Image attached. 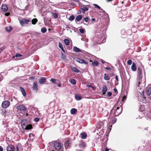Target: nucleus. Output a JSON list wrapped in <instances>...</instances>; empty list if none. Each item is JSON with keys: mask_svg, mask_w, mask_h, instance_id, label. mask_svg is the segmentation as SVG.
<instances>
[{"mask_svg": "<svg viewBox=\"0 0 151 151\" xmlns=\"http://www.w3.org/2000/svg\"><path fill=\"white\" fill-rule=\"evenodd\" d=\"M108 74H106V73H105L104 74V79L106 81L109 80L110 79V77L108 76L107 75Z\"/></svg>", "mask_w": 151, "mask_h": 151, "instance_id": "29", "label": "nucleus"}, {"mask_svg": "<svg viewBox=\"0 0 151 151\" xmlns=\"http://www.w3.org/2000/svg\"><path fill=\"white\" fill-rule=\"evenodd\" d=\"M81 138L83 139H86L87 137V134L86 133H81Z\"/></svg>", "mask_w": 151, "mask_h": 151, "instance_id": "24", "label": "nucleus"}, {"mask_svg": "<svg viewBox=\"0 0 151 151\" xmlns=\"http://www.w3.org/2000/svg\"><path fill=\"white\" fill-rule=\"evenodd\" d=\"M139 81L138 82V84H137V86H139V84H140V81H139Z\"/></svg>", "mask_w": 151, "mask_h": 151, "instance_id": "60", "label": "nucleus"}, {"mask_svg": "<svg viewBox=\"0 0 151 151\" xmlns=\"http://www.w3.org/2000/svg\"><path fill=\"white\" fill-rule=\"evenodd\" d=\"M105 69L107 70H111V68H110L106 67Z\"/></svg>", "mask_w": 151, "mask_h": 151, "instance_id": "55", "label": "nucleus"}, {"mask_svg": "<svg viewBox=\"0 0 151 151\" xmlns=\"http://www.w3.org/2000/svg\"><path fill=\"white\" fill-rule=\"evenodd\" d=\"M122 13H123V15L124 16H125V15H126L127 14V11L125 10L122 11Z\"/></svg>", "mask_w": 151, "mask_h": 151, "instance_id": "42", "label": "nucleus"}, {"mask_svg": "<svg viewBox=\"0 0 151 151\" xmlns=\"http://www.w3.org/2000/svg\"><path fill=\"white\" fill-rule=\"evenodd\" d=\"M131 69L133 71H135L137 69V67L135 63L134 62L132 63V65L131 66Z\"/></svg>", "mask_w": 151, "mask_h": 151, "instance_id": "12", "label": "nucleus"}, {"mask_svg": "<svg viewBox=\"0 0 151 151\" xmlns=\"http://www.w3.org/2000/svg\"><path fill=\"white\" fill-rule=\"evenodd\" d=\"M59 47L60 49H61V48L63 49V47L62 44L60 42H59Z\"/></svg>", "mask_w": 151, "mask_h": 151, "instance_id": "46", "label": "nucleus"}, {"mask_svg": "<svg viewBox=\"0 0 151 151\" xmlns=\"http://www.w3.org/2000/svg\"><path fill=\"white\" fill-rule=\"evenodd\" d=\"M100 10L102 11V12H103V13L105 12V11L104 10H103L102 9H100Z\"/></svg>", "mask_w": 151, "mask_h": 151, "instance_id": "62", "label": "nucleus"}, {"mask_svg": "<svg viewBox=\"0 0 151 151\" xmlns=\"http://www.w3.org/2000/svg\"><path fill=\"white\" fill-rule=\"evenodd\" d=\"M47 31V29L45 27H43L41 29V32L42 33H45Z\"/></svg>", "mask_w": 151, "mask_h": 151, "instance_id": "36", "label": "nucleus"}, {"mask_svg": "<svg viewBox=\"0 0 151 151\" xmlns=\"http://www.w3.org/2000/svg\"><path fill=\"white\" fill-rule=\"evenodd\" d=\"M10 105L9 101L7 100H5L2 102L1 106L3 108H6L8 107Z\"/></svg>", "mask_w": 151, "mask_h": 151, "instance_id": "5", "label": "nucleus"}, {"mask_svg": "<svg viewBox=\"0 0 151 151\" xmlns=\"http://www.w3.org/2000/svg\"><path fill=\"white\" fill-rule=\"evenodd\" d=\"M115 79L118 81V77L117 76H115Z\"/></svg>", "mask_w": 151, "mask_h": 151, "instance_id": "58", "label": "nucleus"}, {"mask_svg": "<svg viewBox=\"0 0 151 151\" xmlns=\"http://www.w3.org/2000/svg\"><path fill=\"white\" fill-rule=\"evenodd\" d=\"M57 85H58V86L59 87H60L61 86V84L60 82L59 81V82H58V83H57Z\"/></svg>", "mask_w": 151, "mask_h": 151, "instance_id": "51", "label": "nucleus"}, {"mask_svg": "<svg viewBox=\"0 0 151 151\" xmlns=\"http://www.w3.org/2000/svg\"><path fill=\"white\" fill-rule=\"evenodd\" d=\"M98 39V41H97V42L96 43L98 44H101L103 43H104L106 41V39L104 38L102 40V38H97Z\"/></svg>", "mask_w": 151, "mask_h": 151, "instance_id": "11", "label": "nucleus"}, {"mask_svg": "<svg viewBox=\"0 0 151 151\" xmlns=\"http://www.w3.org/2000/svg\"><path fill=\"white\" fill-rule=\"evenodd\" d=\"M82 9L84 12L88 10V7L85 6H82Z\"/></svg>", "mask_w": 151, "mask_h": 151, "instance_id": "31", "label": "nucleus"}, {"mask_svg": "<svg viewBox=\"0 0 151 151\" xmlns=\"http://www.w3.org/2000/svg\"><path fill=\"white\" fill-rule=\"evenodd\" d=\"M3 151V149L2 147L0 146V151Z\"/></svg>", "mask_w": 151, "mask_h": 151, "instance_id": "56", "label": "nucleus"}, {"mask_svg": "<svg viewBox=\"0 0 151 151\" xmlns=\"http://www.w3.org/2000/svg\"><path fill=\"white\" fill-rule=\"evenodd\" d=\"M112 95V93L110 92H109L107 93V95L108 96H111Z\"/></svg>", "mask_w": 151, "mask_h": 151, "instance_id": "52", "label": "nucleus"}, {"mask_svg": "<svg viewBox=\"0 0 151 151\" xmlns=\"http://www.w3.org/2000/svg\"><path fill=\"white\" fill-rule=\"evenodd\" d=\"M52 16L55 19L57 18L58 17V14L56 13H52Z\"/></svg>", "mask_w": 151, "mask_h": 151, "instance_id": "28", "label": "nucleus"}, {"mask_svg": "<svg viewBox=\"0 0 151 151\" xmlns=\"http://www.w3.org/2000/svg\"><path fill=\"white\" fill-rule=\"evenodd\" d=\"M53 145L55 150H60L63 146V145L60 143L58 142H54Z\"/></svg>", "mask_w": 151, "mask_h": 151, "instance_id": "3", "label": "nucleus"}, {"mask_svg": "<svg viewBox=\"0 0 151 151\" xmlns=\"http://www.w3.org/2000/svg\"><path fill=\"white\" fill-rule=\"evenodd\" d=\"M75 98L77 101H79L81 100L82 99V97L79 95H75Z\"/></svg>", "mask_w": 151, "mask_h": 151, "instance_id": "19", "label": "nucleus"}, {"mask_svg": "<svg viewBox=\"0 0 151 151\" xmlns=\"http://www.w3.org/2000/svg\"><path fill=\"white\" fill-rule=\"evenodd\" d=\"M22 55L19 54V53H17L16 54L15 56L16 57H22Z\"/></svg>", "mask_w": 151, "mask_h": 151, "instance_id": "45", "label": "nucleus"}, {"mask_svg": "<svg viewBox=\"0 0 151 151\" xmlns=\"http://www.w3.org/2000/svg\"><path fill=\"white\" fill-rule=\"evenodd\" d=\"M19 22L20 25L23 27L25 24H31V19H22L19 20Z\"/></svg>", "mask_w": 151, "mask_h": 151, "instance_id": "2", "label": "nucleus"}, {"mask_svg": "<svg viewBox=\"0 0 151 151\" xmlns=\"http://www.w3.org/2000/svg\"><path fill=\"white\" fill-rule=\"evenodd\" d=\"M17 110L20 111H25L26 110V108L24 106L20 105L18 106L16 108Z\"/></svg>", "mask_w": 151, "mask_h": 151, "instance_id": "7", "label": "nucleus"}, {"mask_svg": "<svg viewBox=\"0 0 151 151\" xmlns=\"http://www.w3.org/2000/svg\"><path fill=\"white\" fill-rule=\"evenodd\" d=\"M126 99V96H124L122 99V101H123L124 100H125Z\"/></svg>", "mask_w": 151, "mask_h": 151, "instance_id": "50", "label": "nucleus"}, {"mask_svg": "<svg viewBox=\"0 0 151 151\" xmlns=\"http://www.w3.org/2000/svg\"><path fill=\"white\" fill-rule=\"evenodd\" d=\"M74 19V17L73 15L71 16L69 18V20L70 21H72Z\"/></svg>", "mask_w": 151, "mask_h": 151, "instance_id": "37", "label": "nucleus"}, {"mask_svg": "<svg viewBox=\"0 0 151 151\" xmlns=\"http://www.w3.org/2000/svg\"><path fill=\"white\" fill-rule=\"evenodd\" d=\"M12 27L11 26L6 27L5 28L6 30L8 32H10L12 29Z\"/></svg>", "mask_w": 151, "mask_h": 151, "instance_id": "20", "label": "nucleus"}, {"mask_svg": "<svg viewBox=\"0 0 151 151\" xmlns=\"http://www.w3.org/2000/svg\"><path fill=\"white\" fill-rule=\"evenodd\" d=\"M122 111V107H116V106H114L111 110V112H114V115L116 116L119 115Z\"/></svg>", "mask_w": 151, "mask_h": 151, "instance_id": "1", "label": "nucleus"}, {"mask_svg": "<svg viewBox=\"0 0 151 151\" xmlns=\"http://www.w3.org/2000/svg\"><path fill=\"white\" fill-rule=\"evenodd\" d=\"M50 81L53 84H57L58 82H59V80L56 79L55 78H51Z\"/></svg>", "mask_w": 151, "mask_h": 151, "instance_id": "15", "label": "nucleus"}, {"mask_svg": "<svg viewBox=\"0 0 151 151\" xmlns=\"http://www.w3.org/2000/svg\"><path fill=\"white\" fill-rule=\"evenodd\" d=\"M79 145L81 147L83 148L85 147L86 145L85 142H81L80 143Z\"/></svg>", "mask_w": 151, "mask_h": 151, "instance_id": "30", "label": "nucleus"}, {"mask_svg": "<svg viewBox=\"0 0 151 151\" xmlns=\"http://www.w3.org/2000/svg\"><path fill=\"white\" fill-rule=\"evenodd\" d=\"M77 111V110L75 108L72 109L70 111L71 114H76Z\"/></svg>", "mask_w": 151, "mask_h": 151, "instance_id": "26", "label": "nucleus"}, {"mask_svg": "<svg viewBox=\"0 0 151 151\" xmlns=\"http://www.w3.org/2000/svg\"><path fill=\"white\" fill-rule=\"evenodd\" d=\"M79 32L81 33H83L84 32V29L83 28L79 29Z\"/></svg>", "mask_w": 151, "mask_h": 151, "instance_id": "40", "label": "nucleus"}, {"mask_svg": "<svg viewBox=\"0 0 151 151\" xmlns=\"http://www.w3.org/2000/svg\"><path fill=\"white\" fill-rule=\"evenodd\" d=\"M127 63L129 65H131L132 63V60H128L127 61Z\"/></svg>", "mask_w": 151, "mask_h": 151, "instance_id": "44", "label": "nucleus"}, {"mask_svg": "<svg viewBox=\"0 0 151 151\" xmlns=\"http://www.w3.org/2000/svg\"><path fill=\"white\" fill-rule=\"evenodd\" d=\"M95 20V19L94 18H92L91 19V21H94Z\"/></svg>", "mask_w": 151, "mask_h": 151, "instance_id": "64", "label": "nucleus"}, {"mask_svg": "<svg viewBox=\"0 0 151 151\" xmlns=\"http://www.w3.org/2000/svg\"><path fill=\"white\" fill-rule=\"evenodd\" d=\"M64 42L65 45H69V40L67 39H65L64 40Z\"/></svg>", "mask_w": 151, "mask_h": 151, "instance_id": "32", "label": "nucleus"}, {"mask_svg": "<svg viewBox=\"0 0 151 151\" xmlns=\"http://www.w3.org/2000/svg\"><path fill=\"white\" fill-rule=\"evenodd\" d=\"M73 51L76 52H81V50L76 47H75L73 48Z\"/></svg>", "mask_w": 151, "mask_h": 151, "instance_id": "22", "label": "nucleus"}, {"mask_svg": "<svg viewBox=\"0 0 151 151\" xmlns=\"http://www.w3.org/2000/svg\"><path fill=\"white\" fill-rule=\"evenodd\" d=\"M33 89L34 90L37 91L38 90V86L36 82H35L33 83Z\"/></svg>", "mask_w": 151, "mask_h": 151, "instance_id": "17", "label": "nucleus"}, {"mask_svg": "<svg viewBox=\"0 0 151 151\" xmlns=\"http://www.w3.org/2000/svg\"><path fill=\"white\" fill-rule=\"evenodd\" d=\"M93 6H95V7L96 8H98L99 9H101V7L99 6H98V5L95 4H93Z\"/></svg>", "mask_w": 151, "mask_h": 151, "instance_id": "41", "label": "nucleus"}, {"mask_svg": "<svg viewBox=\"0 0 151 151\" xmlns=\"http://www.w3.org/2000/svg\"><path fill=\"white\" fill-rule=\"evenodd\" d=\"M118 15L119 18H122L123 17V13L122 12L119 13Z\"/></svg>", "mask_w": 151, "mask_h": 151, "instance_id": "43", "label": "nucleus"}, {"mask_svg": "<svg viewBox=\"0 0 151 151\" xmlns=\"http://www.w3.org/2000/svg\"><path fill=\"white\" fill-rule=\"evenodd\" d=\"M20 88L23 96H25L26 95V93L24 89L23 88L21 87H20Z\"/></svg>", "mask_w": 151, "mask_h": 151, "instance_id": "16", "label": "nucleus"}, {"mask_svg": "<svg viewBox=\"0 0 151 151\" xmlns=\"http://www.w3.org/2000/svg\"><path fill=\"white\" fill-rule=\"evenodd\" d=\"M146 93L148 96H149L150 95L151 93V87H150L148 88L147 91Z\"/></svg>", "mask_w": 151, "mask_h": 151, "instance_id": "25", "label": "nucleus"}, {"mask_svg": "<svg viewBox=\"0 0 151 151\" xmlns=\"http://www.w3.org/2000/svg\"><path fill=\"white\" fill-rule=\"evenodd\" d=\"M81 10H79L78 11V14H80L81 13Z\"/></svg>", "mask_w": 151, "mask_h": 151, "instance_id": "59", "label": "nucleus"}, {"mask_svg": "<svg viewBox=\"0 0 151 151\" xmlns=\"http://www.w3.org/2000/svg\"><path fill=\"white\" fill-rule=\"evenodd\" d=\"M15 148L12 145H9L7 147V151H14Z\"/></svg>", "mask_w": 151, "mask_h": 151, "instance_id": "10", "label": "nucleus"}, {"mask_svg": "<svg viewBox=\"0 0 151 151\" xmlns=\"http://www.w3.org/2000/svg\"><path fill=\"white\" fill-rule=\"evenodd\" d=\"M107 88L106 86H105L104 87H103V89H102L103 94H105V93L107 91Z\"/></svg>", "mask_w": 151, "mask_h": 151, "instance_id": "23", "label": "nucleus"}, {"mask_svg": "<svg viewBox=\"0 0 151 151\" xmlns=\"http://www.w3.org/2000/svg\"><path fill=\"white\" fill-rule=\"evenodd\" d=\"M103 124L102 122H99L96 124V127L98 129H101L103 127Z\"/></svg>", "mask_w": 151, "mask_h": 151, "instance_id": "13", "label": "nucleus"}, {"mask_svg": "<svg viewBox=\"0 0 151 151\" xmlns=\"http://www.w3.org/2000/svg\"><path fill=\"white\" fill-rule=\"evenodd\" d=\"M75 60L76 61L80 63H84L85 65H87L88 64V63L87 62L85 61L83 59H81L78 58H75Z\"/></svg>", "mask_w": 151, "mask_h": 151, "instance_id": "6", "label": "nucleus"}, {"mask_svg": "<svg viewBox=\"0 0 151 151\" xmlns=\"http://www.w3.org/2000/svg\"><path fill=\"white\" fill-rule=\"evenodd\" d=\"M86 86L88 87H90L92 88L93 90H95V88L93 86L90 84H87L86 85Z\"/></svg>", "mask_w": 151, "mask_h": 151, "instance_id": "35", "label": "nucleus"}, {"mask_svg": "<svg viewBox=\"0 0 151 151\" xmlns=\"http://www.w3.org/2000/svg\"><path fill=\"white\" fill-rule=\"evenodd\" d=\"M1 9L3 12H7L8 10L7 5L6 4H2L1 6Z\"/></svg>", "mask_w": 151, "mask_h": 151, "instance_id": "9", "label": "nucleus"}, {"mask_svg": "<svg viewBox=\"0 0 151 151\" xmlns=\"http://www.w3.org/2000/svg\"><path fill=\"white\" fill-rule=\"evenodd\" d=\"M89 18L88 17H86L84 18V20L86 22H88Z\"/></svg>", "mask_w": 151, "mask_h": 151, "instance_id": "47", "label": "nucleus"}, {"mask_svg": "<svg viewBox=\"0 0 151 151\" xmlns=\"http://www.w3.org/2000/svg\"><path fill=\"white\" fill-rule=\"evenodd\" d=\"M109 149H107V148H106L105 149V151H109Z\"/></svg>", "mask_w": 151, "mask_h": 151, "instance_id": "63", "label": "nucleus"}, {"mask_svg": "<svg viewBox=\"0 0 151 151\" xmlns=\"http://www.w3.org/2000/svg\"><path fill=\"white\" fill-rule=\"evenodd\" d=\"M46 78H45L42 77L40 78L39 80V82L41 84L44 83L46 82Z\"/></svg>", "mask_w": 151, "mask_h": 151, "instance_id": "14", "label": "nucleus"}, {"mask_svg": "<svg viewBox=\"0 0 151 151\" xmlns=\"http://www.w3.org/2000/svg\"><path fill=\"white\" fill-rule=\"evenodd\" d=\"M116 119L114 118H113L112 119V120L111 122V124H114L116 121Z\"/></svg>", "mask_w": 151, "mask_h": 151, "instance_id": "38", "label": "nucleus"}, {"mask_svg": "<svg viewBox=\"0 0 151 151\" xmlns=\"http://www.w3.org/2000/svg\"><path fill=\"white\" fill-rule=\"evenodd\" d=\"M25 120H23L21 121V123L22 128L27 130L30 129L32 128V126L31 125H27L25 124L24 122H26Z\"/></svg>", "mask_w": 151, "mask_h": 151, "instance_id": "4", "label": "nucleus"}, {"mask_svg": "<svg viewBox=\"0 0 151 151\" xmlns=\"http://www.w3.org/2000/svg\"><path fill=\"white\" fill-rule=\"evenodd\" d=\"M92 64L93 65V66H97L98 65L99 63L97 61H94L92 63Z\"/></svg>", "mask_w": 151, "mask_h": 151, "instance_id": "34", "label": "nucleus"}, {"mask_svg": "<svg viewBox=\"0 0 151 151\" xmlns=\"http://www.w3.org/2000/svg\"><path fill=\"white\" fill-rule=\"evenodd\" d=\"M32 136H33V135L32 134H29V137H30Z\"/></svg>", "mask_w": 151, "mask_h": 151, "instance_id": "57", "label": "nucleus"}, {"mask_svg": "<svg viewBox=\"0 0 151 151\" xmlns=\"http://www.w3.org/2000/svg\"><path fill=\"white\" fill-rule=\"evenodd\" d=\"M29 5H27L24 8V10H28V8L29 7Z\"/></svg>", "mask_w": 151, "mask_h": 151, "instance_id": "48", "label": "nucleus"}, {"mask_svg": "<svg viewBox=\"0 0 151 151\" xmlns=\"http://www.w3.org/2000/svg\"><path fill=\"white\" fill-rule=\"evenodd\" d=\"M10 14V13L9 12H7L5 14V15L6 16H9Z\"/></svg>", "mask_w": 151, "mask_h": 151, "instance_id": "54", "label": "nucleus"}, {"mask_svg": "<svg viewBox=\"0 0 151 151\" xmlns=\"http://www.w3.org/2000/svg\"><path fill=\"white\" fill-rule=\"evenodd\" d=\"M72 69L73 71L77 73H79L80 72V70H78L76 67H73L72 68Z\"/></svg>", "mask_w": 151, "mask_h": 151, "instance_id": "21", "label": "nucleus"}, {"mask_svg": "<svg viewBox=\"0 0 151 151\" xmlns=\"http://www.w3.org/2000/svg\"><path fill=\"white\" fill-rule=\"evenodd\" d=\"M70 81L73 85H75L76 83V81L74 79H70Z\"/></svg>", "mask_w": 151, "mask_h": 151, "instance_id": "33", "label": "nucleus"}, {"mask_svg": "<svg viewBox=\"0 0 151 151\" xmlns=\"http://www.w3.org/2000/svg\"><path fill=\"white\" fill-rule=\"evenodd\" d=\"M39 120H40L39 118H35V121L36 122H38L39 121Z\"/></svg>", "mask_w": 151, "mask_h": 151, "instance_id": "53", "label": "nucleus"}, {"mask_svg": "<svg viewBox=\"0 0 151 151\" xmlns=\"http://www.w3.org/2000/svg\"><path fill=\"white\" fill-rule=\"evenodd\" d=\"M69 142L68 141H66L65 142V147H67L69 145Z\"/></svg>", "mask_w": 151, "mask_h": 151, "instance_id": "39", "label": "nucleus"}, {"mask_svg": "<svg viewBox=\"0 0 151 151\" xmlns=\"http://www.w3.org/2000/svg\"><path fill=\"white\" fill-rule=\"evenodd\" d=\"M82 16L81 15H79L77 16L75 20L77 22H79L82 19Z\"/></svg>", "mask_w": 151, "mask_h": 151, "instance_id": "18", "label": "nucleus"}, {"mask_svg": "<svg viewBox=\"0 0 151 151\" xmlns=\"http://www.w3.org/2000/svg\"><path fill=\"white\" fill-rule=\"evenodd\" d=\"M114 91L115 92H117V90L116 89V88H114Z\"/></svg>", "mask_w": 151, "mask_h": 151, "instance_id": "61", "label": "nucleus"}, {"mask_svg": "<svg viewBox=\"0 0 151 151\" xmlns=\"http://www.w3.org/2000/svg\"><path fill=\"white\" fill-rule=\"evenodd\" d=\"M81 40H83V41H84L86 42H88V39H87V38H81Z\"/></svg>", "mask_w": 151, "mask_h": 151, "instance_id": "49", "label": "nucleus"}, {"mask_svg": "<svg viewBox=\"0 0 151 151\" xmlns=\"http://www.w3.org/2000/svg\"><path fill=\"white\" fill-rule=\"evenodd\" d=\"M138 70L139 79V81H141L142 78V70L140 68H138Z\"/></svg>", "mask_w": 151, "mask_h": 151, "instance_id": "8", "label": "nucleus"}, {"mask_svg": "<svg viewBox=\"0 0 151 151\" xmlns=\"http://www.w3.org/2000/svg\"><path fill=\"white\" fill-rule=\"evenodd\" d=\"M37 22V20L36 18L33 19L32 20H31V24H35Z\"/></svg>", "mask_w": 151, "mask_h": 151, "instance_id": "27", "label": "nucleus"}]
</instances>
